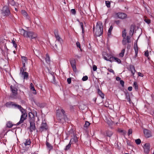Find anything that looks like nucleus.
Here are the masks:
<instances>
[{"label": "nucleus", "mask_w": 154, "mask_h": 154, "mask_svg": "<svg viewBox=\"0 0 154 154\" xmlns=\"http://www.w3.org/2000/svg\"><path fill=\"white\" fill-rule=\"evenodd\" d=\"M20 34L24 37L28 38L31 40L35 39L37 37V34L36 33L31 31H26L23 29H20Z\"/></svg>", "instance_id": "f257e3e1"}, {"label": "nucleus", "mask_w": 154, "mask_h": 154, "mask_svg": "<svg viewBox=\"0 0 154 154\" xmlns=\"http://www.w3.org/2000/svg\"><path fill=\"white\" fill-rule=\"evenodd\" d=\"M27 58L25 57H21V60L23 64V67L20 69V74L21 76L24 79H27L28 77V73L26 72H24L26 70L25 68V63H27Z\"/></svg>", "instance_id": "f03ea898"}, {"label": "nucleus", "mask_w": 154, "mask_h": 154, "mask_svg": "<svg viewBox=\"0 0 154 154\" xmlns=\"http://www.w3.org/2000/svg\"><path fill=\"white\" fill-rule=\"evenodd\" d=\"M93 32H95L97 36H100L102 34L103 30V26L102 23L100 21H98L97 23L96 28L93 27Z\"/></svg>", "instance_id": "7ed1b4c3"}, {"label": "nucleus", "mask_w": 154, "mask_h": 154, "mask_svg": "<svg viewBox=\"0 0 154 154\" xmlns=\"http://www.w3.org/2000/svg\"><path fill=\"white\" fill-rule=\"evenodd\" d=\"M29 117L30 123L29 132L32 133L33 131H35V118L34 114L32 112H30L29 113Z\"/></svg>", "instance_id": "20e7f679"}, {"label": "nucleus", "mask_w": 154, "mask_h": 154, "mask_svg": "<svg viewBox=\"0 0 154 154\" xmlns=\"http://www.w3.org/2000/svg\"><path fill=\"white\" fill-rule=\"evenodd\" d=\"M21 111L22 113V115L21 116L20 119V121L16 124L17 125H18L23 122L24 121L26 120L27 117V113L24 111L23 108L22 107L21 109H19Z\"/></svg>", "instance_id": "39448f33"}, {"label": "nucleus", "mask_w": 154, "mask_h": 154, "mask_svg": "<svg viewBox=\"0 0 154 154\" xmlns=\"http://www.w3.org/2000/svg\"><path fill=\"white\" fill-rule=\"evenodd\" d=\"M10 14V12L8 7L7 6H4L2 10V16H7Z\"/></svg>", "instance_id": "423d86ee"}, {"label": "nucleus", "mask_w": 154, "mask_h": 154, "mask_svg": "<svg viewBox=\"0 0 154 154\" xmlns=\"http://www.w3.org/2000/svg\"><path fill=\"white\" fill-rule=\"evenodd\" d=\"M10 88L12 93V96L14 98H16L17 94V88L14 86L11 85Z\"/></svg>", "instance_id": "0eeeda50"}, {"label": "nucleus", "mask_w": 154, "mask_h": 154, "mask_svg": "<svg viewBox=\"0 0 154 154\" xmlns=\"http://www.w3.org/2000/svg\"><path fill=\"white\" fill-rule=\"evenodd\" d=\"M5 105L7 107L14 106L15 107L18 109L22 108V107L21 106L16 104H14L13 102H9L6 103Z\"/></svg>", "instance_id": "6e6552de"}, {"label": "nucleus", "mask_w": 154, "mask_h": 154, "mask_svg": "<svg viewBox=\"0 0 154 154\" xmlns=\"http://www.w3.org/2000/svg\"><path fill=\"white\" fill-rule=\"evenodd\" d=\"M58 110H57V118L58 119H63L64 120H65V118H66V116L65 115V112L64 110L63 109H61V112L62 113L63 115V117H61V116H62L61 114H60L59 113H58Z\"/></svg>", "instance_id": "1a4fd4ad"}, {"label": "nucleus", "mask_w": 154, "mask_h": 154, "mask_svg": "<svg viewBox=\"0 0 154 154\" xmlns=\"http://www.w3.org/2000/svg\"><path fill=\"white\" fill-rule=\"evenodd\" d=\"M104 59L107 61H110V58L112 57V56L110 54L104 52L102 54Z\"/></svg>", "instance_id": "9d476101"}, {"label": "nucleus", "mask_w": 154, "mask_h": 154, "mask_svg": "<svg viewBox=\"0 0 154 154\" xmlns=\"http://www.w3.org/2000/svg\"><path fill=\"white\" fill-rule=\"evenodd\" d=\"M143 149L144 152L148 154L150 150V145L149 143H146L143 146Z\"/></svg>", "instance_id": "9b49d317"}, {"label": "nucleus", "mask_w": 154, "mask_h": 154, "mask_svg": "<svg viewBox=\"0 0 154 154\" xmlns=\"http://www.w3.org/2000/svg\"><path fill=\"white\" fill-rule=\"evenodd\" d=\"M116 16L117 18L123 19L126 18L127 15L126 14L123 13H118L116 14Z\"/></svg>", "instance_id": "f8f14e48"}, {"label": "nucleus", "mask_w": 154, "mask_h": 154, "mask_svg": "<svg viewBox=\"0 0 154 154\" xmlns=\"http://www.w3.org/2000/svg\"><path fill=\"white\" fill-rule=\"evenodd\" d=\"M70 62L73 71H75L76 70V67L75 60L73 58L72 59L70 60Z\"/></svg>", "instance_id": "ddd939ff"}, {"label": "nucleus", "mask_w": 154, "mask_h": 154, "mask_svg": "<svg viewBox=\"0 0 154 154\" xmlns=\"http://www.w3.org/2000/svg\"><path fill=\"white\" fill-rule=\"evenodd\" d=\"M143 133L145 137L146 138H149L152 136L151 131L147 129L143 130Z\"/></svg>", "instance_id": "4468645a"}, {"label": "nucleus", "mask_w": 154, "mask_h": 154, "mask_svg": "<svg viewBox=\"0 0 154 154\" xmlns=\"http://www.w3.org/2000/svg\"><path fill=\"white\" fill-rule=\"evenodd\" d=\"M48 128V126L46 123L42 122L40 128V131L41 132L46 130Z\"/></svg>", "instance_id": "2eb2a0df"}, {"label": "nucleus", "mask_w": 154, "mask_h": 154, "mask_svg": "<svg viewBox=\"0 0 154 154\" xmlns=\"http://www.w3.org/2000/svg\"><path fill=\"white\" fill-rule=\"evenodd\" d=\"M110 62H111L116 61L119 63H120L121 62V60L117 58L112 57V58H110Z\"/></svg>", "instance_id": "dca6fc26"}, {"label": "nucleus", "mask_w": 154, "mask_h": 154, "mask_svg": "<svg viewBox=\"0 0 154 154\" xmlns=\"http://www.w3.org/2000/svg\"><path fill=\"white\" fill-rule=\"evenodd\" d=\"M77 141V137L75 135H74L73 137L71 139L70 142L71 143H76Z\"/></svg>", "instance_id": "f3484780"}, {"label": "nucleus", "mask_w": 154, "mask_h": 154, "mask_svg": "<svg viewBox=\"0 0 154 154\" xmlns=\"http://www.w3.org/2000/svg\"><path fill=\"white\" fill-rule=\"evenodd\" d=\"M54 32L57 40L58 41H60L61 38L58 35V30L57 29L55 30Z\"/></svg>", "instance_id": "a211bd4d"}, {"label": "nucleus", "mask_w": 154, "mask_h": 154, "mask_svg": "<svg viewBox=\"0 0 154 154\" xmlns=\"http://www.w3.org/2000/svg\"><path fill=\"white\" fill-rule=\"evenodd\" d=\"M31 142L29 138L26 139H25L23 140V143L24 145L26 146L27 145H29L31 143Z\"/></svg>", "instance_id": "6ab92c4d"}, {"label": "nucleus", "mask_w": 154, "mask_h": 154, "mask_svg": "<svg viewBox=\"0 0 154 154\" xmlns=\"http://www.w3.org/2000/svg\"><path fill=\"white\" fill-rule=\"evenodd\" d=\"M125 98L127 99V101H128L130 103H131V100L129 94L128 92H125Z\"/></svg>", "instance_id": "aec40b11"}, {"label": "nucleus", "mask_w": 154, "mask_h": 154, "mask_svg": "<svg viewBox=\"0 0 154 154\" xmlns=\"http://www.w3.org/2000/svg\"><path fill=\"white\" fill-rule=\"evenodd\" d=\"M97 93H98V94L99 95V96L102 98H104V95L102 93V91L100 90V89L99 88H98L97 89Z\"/></svg>", "instance_id": "412c9836"}, {"label": "nucleus", "mask_w": 154, "mask_h": 154, "mask_svg": "<svg viewBox=\"0 0 154 154\" xmlns=\"http://www.w3.org/2000/svg\"><path fill=\"white\" fill-rule=\"evenodd\" d=\"M45 60L47 63L48 64L50 63V58L48 54H46V55Z\"/></svg>", "instance_id": "4be33fe9"}, {"label": "nucleus", "mask_w": 154, "mask_h": 154, "mask_svg": "<svg viewBox=\"0 0 154 154\" xmlns=\"http://www.w3.org/2000/svg\"><path fill=\"white\" fill-rule=\"evenodd\" d=\"M46 144L48 148L50 150L53 149L52 146L47 141L46 142Z\"/></svg>", "instance_id": "5701e85b"}, {"label": "nucleus", "mask_w": 154, "mask_h": 154, "mask_svg": "<svg viewBox=\"0 0 154 154\" xmlns=\"http://www.w3.org/2000/svg\"><path fill=\"white\" fill-rule=\"evenodd\" d=\"M106 136L107 137H110L112 135L113 133L110 131H107L106 132Z\"/></svg>", "instance_id": "b1692460"}, {"label": "nucleus", "mask_w": 154, "mask_h": 154, "mask_svg": "<svg viewBox=\"0 0 154 154\" xmlns=\"http://www.w3.org/2000/svg\"><path fill=\"white\" fill-rule=\"evenodd\" d=\"M125 52V49H123L121 51V53H120L119 54V56L120 57H123L124 56V54Z\"/></svg>", "instance_id": "393cba45"}, {"label": "nucleus", "mask_w": 154, "mask_h": 154, "mask_svg": "<svg viewBox=\"0 0 154 154\" xmlns=\"http://www.w3.org/2000/svg\"><path fill=\"white\" fill-rule=\"evenodd\" d=\"M134 49L135 52V54L136 55H137L138 51L137 45H134Z\"/></svg>", "instance_id": "a878e982"}, {"label": "nucleus", "mask_w": 154, "mask_h": 154, "mask_svg": "<svg viewBox=\"0 0 154 154\" xmlns=\"http://www.w3.org/2000/svg\"><path fill=\"white\" fill-rule=\"evenodd\" d=\"M7 127L9 128H11L13 126V125L11 122H7Z\"/></svg>", "instance_id": "bb28decb"}, {"label": "nucleus", "mask_w": 154, "mask_h": 154, "mask_svg": "<svg viewBox=\"0 0 154 154\" xmlns=\"http://www.w3.org/2000/svg\"><path fill=\"white\" fill-rule=\"evenodd\" d=\"M126 29H124L122 32V37L123 38H126Z\"/></svg>", "instance_id": "cd10ccee"}, {"label": "nucleus", "mask_w": 154, "mask_h": 154, "mask_svg": "<svg viewBox=\"0 0 154 154\" xmlns=\"http://www.w3.org/2000/svg\"><path fill=\"white\" fill-rule=\"evenodd\" d=\"M133 87L135 88V90L138 89V86L137 83L136 82H134Z\"/></svg>", "instance_id": "c85d7f7f"}, {"label": "nucleus", "mask_w": 154, "mask_h": 154, "mask_svg": "<svg viewBox=\"0 0 154 154\" xmlns=\"http://www.w3.org/2000/svg\"><path fill=\"white\" fill-rule=\"evenodd\" d=\"M112 29H113V27H112V26H110V27L109 28V29L108 30V35H111V31H112Z\"/></svg>", "instance_id": "c756f323"}, {"label": "nucleus", "mask_w": 154, "mask_h": 154, "mask_svg": "<svg viewBox=\"0 0 154 154\" xmlns=\"http://www.w3.org/2000/svg\"><path fill=\"white\" fill-rule=\"evenodd\" d=\"M90 125V123L89 122L86 121L85 122V123L84 125V127L88 128L89 126Z\"/></svg>", "instance_id": "7c9ffc66"}, {"label": "nucleus", "mask_w": 154, "mask_h": 154, "mask_svg": "<svg viewBox=\"0 0 154 154\" xmlns=\"http://www.w3.org/2000/svg\"><path fill=\"white\" fill-rule=\"evenodd\" d=\"M71 144L72 143H70V142H69V144L66 146V148L65 149V150H68L70 147Z\"/></svg>", "instance_id": "2f4dec72"}, {"label": "nucleus", "mask_w": 154, "mask_h": 154, "mask_svg": "<svg viewBox=\"0 0 154 154\" xmlns=\"http://www.w3.org/2000/svg\"><path fill=\"white\" fill-rule=\"evenodd\" d=\"M71 14L72 15H75L76 13V11L75 9H72L70 11Z\"/></svg>", "instance_id": "473e14b6"}, {"label": "nucleus", "mask_w": 154, "mask_h": 154, "mask_svg": "<svg viewBox=\"0 0 154 154\" xmlns=\"http://www.w3.org/2000/svg\"><path fill=\"white\" fill-rule=\"evenodd\" d=\"M127 43L126 38H123L122 40V44L124 45H125Z\"/></svg>", "instance_id": "72a5a7b5"}, {"label": "nucleus", "mask_w": 154, "mask_h": 154, "mask_svg": "<svg viewBox=\"0 0 154 154\" xmlns=\"http://www.w3.org/2000/svg\"><path fill=\"white\" fill-rule=\"evenodd\" d=\"M135 142L137 144L139 145L140 143L141 142V141L140 139H138L136 140H135Z\"/></svg>", "instance_id": "f704fd0d"}, {"label": "nucleus", "mask_w": 154, "mask_h": 154, "mask_svg": "<svg viewBox=\"0 0 154 154\" xmlns=\"http://www.w3.org/2000/svg\"><path fill=\"white\" fill-rule=\"evenodd\" d=\"M31 91H32V93L33 94H36V90L35 89L34 87L33 88H31L30 89Z\"/></svg>", "instance_id": "c9c22d12"}, {"label": "nucleus", "mask_w": 154, "mask_h": 154, "mask_svg": "<svg viewBox=\"0 0 154 154\" xmlns=\"http://www.w3.org/2000/svg\"><path fill=\"white\" fill-rule=\"evenodd\" d=\"M21 13L24 16L26 17L27 15V13L24 10H22L21 11Z\"/></svg>", "instance_id": "e433bc0d"}, {"label": "nucleus", "mask_w": 154, "mask_h": 154, "mask_svg": "<svg viewBox=\"0 0 154 154\" xmlns=\"http://www.w3.org/2000/svg\"><path fill=\"white\" fill-rule=\"evenodd\" d=\"M131 37L130 36H127L126 37V40L127 41V42L128 43H130L131 42L130 41Z\"/></svg>", "instance_id": "4c0bfd02"}, {"label": "nucleus", "mask_w": 154, "mask_h": 154, "mask_svg": "<svg viewBox=\"0 0 154 154\" xmlns=\"http://www.w3.org/2000/svg\"><path fill=\"white\" fill-rule=\"evenodd\" d=\"M106 5L108 8H109L110 6V3L108 1H106L105 2Z\"/></svg>", "instance_id": "58836bf2"}, {"label": "nucleus", "mask_w": 154, "mask_h": 154, "mask_svg": "<svg viewBox=\"0 0 154 154\" xmlns=\"http://www.w3.org/2000/svg\"><path fill=\"white\" fill-rule=\"evenodd\" d=\"M88 79V77L87 76H85L83 77L82 78V80L83 81H86Z\"/></svg>", "instance_id": "ea45409f"}, {"label": "nucleus", "mask_w": 154, "mask_h": 154, "mask_svg": "<svg viewBox=\"0 0 154 154\" xmlns=\"http://www.w3.org/2000/svg\"><path fill=\"white\" fill-rule=\"evenodd\" d=\"M131 71H136L134 67L133 66H130Z\"/></svg>", "instance_id": "a19ab883"}, {"label": "nucleus", "mask_w": 154, "mask_h": 154, "mask_svg": "<svg viewBox=\"0 0 154 154\" xmlns=\"http://www.w3.org/2000/svg\"><path fill=\"white\" fill-rule=\"evenodd\" d=\"M144 55L146 57H148L149 56V51L148 50L145 51V53H144Z\"/></svg>", "instance_id": "79ce46f5"}, {"label": "nucleus", "mask_w": 154, "mask_h": 154, "mask_svg": "<svg viewBox=\"0 0 154 154\" xmlns=\"http://www.w3.org/2000/svg\"><path fill=\"white\" fill-rule=\"evenodd\" d=\"M134 27H135V26L134 25H131L130 27V30L134 31Z\"/></svg>", "instance_id": "37998d69"}, {"label": "nucleus", "mask_w": 154, "mask_h": 154, "mask_svg": "<svg viewBox=\"0 0 154 154\" xmlns=\"http://www.w3.org/2000/svg\"><path fill=\"white\" fill-rule=\"evenodd\" d=\"M12 42L13 44V45L14 46V47L16 48L17 46V44L14 41V40H12Z\"/></svg>", "instance_id": "c03bdc74"}, {"label": "nucleus", "mask_w": 154, "mask_h": 154, "mask_svg": "<svg viewBox=\"0 0 154 154\" xmlns=\"http://www.w3.org/2000/svg\"><path fill=\"white\" fill-rule=\"evenodd\" d=\"M132 130L131 129H130L128 130V135H129L130 134H132Z\"/></svg>", "instance_id": "a18cd8bd"}, {"label": "nucleus", "mask_w": 154, "mask_h": 154, "mask_svg": "<svg viewBox=\"0 0 154 154\" xmlns=\"http://www.w3.org/2000/svg\"><path fill=\"white\" fill-rule=\"evenodd\" d=\"M97 67L95 65H93V69L94 71H95L97 69Z\"/></svg>", "instance_id": "49530a36"}, {"label": "nucleus", "mask_w": 154, "mask_h": 154, "mask_svg": "<svg viewBox=\"0 0 154 154\" xmlns=\"http://www.w3.org/2000/svg\"><path fill=\"white\" fill-rule=\"evenodd\" d=\"M134 31L132 30H130L129 32V34L130 35H131V36H132L133 34V32Z\"/></svg>", "instance_id": "de8ad7c7"}, {"label": "nucleus", "mask_w": 154, "mask_h": 154, "mask_svg": "<svg viewBox=\"0 0 154 154\" xmlns=\"http://www.w3.org/2000/svg\"><path fill=\"white\" fill-rule=\"evenodd\" d=\"M67 82L69 84H70L71 82V78H69L67 79Z\"/></svg>", "instance_id": "09e8293b"}, {"label": "nucleus", "mask_w": 154, "mask_h": 154, "mask_svg": "<svg viewBox=\"0 0 154 154\" xmlns=\"http://www.w3.org/2000/svg\"><path fill=\"white\" fill-rule=\"evenodd\" d=\"M120 84H121V85H122V87H124V81H123V80H120Z\"/></svg>", "instance_id": "8fccbe9b"}, {"label": "nucleus", "mask_w": 154, "mask_h": 154, "mask_svg": "<svg viewBox=\"0 0 154 154\" xmlns=\"http://www.w3.org/2000/svg\"><path fill=\"white\" fill-rule=\"evenodd\" d=\"M76 46L77 47L81 48L80 44L79 42H77L76 43Z\"/></svg>", "instance_id": "3c124183"}, {"label": "nucleus", "mask_w": 154, "mask_h": 154, "mask_svg": "<svg viewBox=\"0 0 154 154\" xmlns=\"http://www.w3.org/2000/svg\"><path fill=\"white\" fill-rule=\"evenodd\" d=\"M144 20L148 24H149L151 22L150 20Z\"/></svg>", "instance_id": "603ef678"}, {"label": "nucleus", "mask_w": 154, "mask_h": 154, "mask_svg": "<svg viewBox=\"0 0 154 154\" xmlns=\"http://www.w3.org/2000/svg\"><path fill=\"white\" fill-rule=\"evenodd\" d=\"M108 70L110 72H112L113 74H114V71L112 69H108Z\"/></svg>", "instance_id": "864d4df0"}, {"label": "nucleus", "mask_w": 154, "mask_h": 154, "mask_svg": "<svg viewBox=\"0 0 154 154\" xmlns=\"http://www.w3.org/2000/svg\"><path fill=\"white\" fill-rule=\"evenodd\" d=\"M10 4L12 5H14L15 4V3L14 1L13 0H12V1H11L10 2Z\"/></svg>", "instance_id": "5fc2aeb1"}, {"label": "nucleus", "mask_w": 154, "mask_h": 154, "mask_svg": "<svg viewBox=\"0 0 154 154\" xmlns=\"http://www.w3.org/2000/svg\"><path fill=\"white\" fill-rule=\"evenodd\" d=\"M138 75L139 76L143 77V75L140 73V72H138Z\"/></svg>", "instance_id": "6e6d98bb"}, {"label": "nucleus", "mask_w": 154, "mask_h": 154, "mask_svg": "<svg viewBox=\"0 0 154 154\" xmlns=\"http://www.w3.org/2000/svg\"><path fill=\"white\" fill-rule=\"evenodd\" d=\"M80 25L81 26V27L82 29L84 28H83V23L82 22L80 23Z\"/></svg>", "instance_id": "4d7b16f0"}, {"label": "nucleus", "mask_w": 154, "mask_h": 154, "mask_svg": "<svg viewBox=\"0 0 154 154\" xmlns=\"http://www.w3.org/2000/svg\"><path fill=\"white\" fill-rule=\"evenodd\" d=\"M132 87H129L128 88V90L130 91H131L132 90Z\"/></svg>", "instance_id": "13d9d810"}, {"label": "nucleus", "mask_w": 154, "mask_h": 154, "mask_svg": "<svg viewBox=\"0 0 154 154\" xmlns=\"http://www.w3.org/2000/svg\"><path fill=\"white\" fill-rule=\"evenodd\" d=\"M34 85H33V84L32 83H31L30 84V89L31 88H34Z\"/></svg>", "instance_id": "bf43d9fd"}, {"label": "nucleus", "mask_w": 154, "mask_h": 154, "mask_svg": "<svg viewBox=\"0 0 154 154\" xmlns=\"http://www.w3.org/2000/svg\"><path fill=\"white\" fill-rule=\"evenodd\" d=\"M116 80L118 81H120L121 80V78L119 77H117L116 78Z\"/></svg>", "instance_id": "052dcab7"}, {"label": "nucleus", "mask_w": 154, "mask_h": 154, "mask_svg": "<svg viewBox=\"0 0 154 154\" xmlns=\"http://www.w3.org/2000/svg\"><path fill=\"white\" fill-rule=\"evenodd\" d=\"M115 22L117 24H119V23L120 22V21L119 20H118L117 21H116Z\"/></svg>", "instance_id": "680f3d73"}, {"label": "nucleus", "mask_w": 154, "mask_h": 154, "mask_svg": "<svg viewBox=\"0 0 154 154\" xmlns=\"http://www.w3.org/2000/svg\"><path fill=\"white\" fill-rule=\"evenodd\" d=\"M131 73L132 74V75L133 76H134V75L136 71H131Z\"/></svg>", "instance_id": "e2e57ef3"}, {"label": "nucleus", "mask_w": 154, "mask_h": 154, "mask_svg": "<svg viewBox=\"0 0 154 154\" xmlns=\"http://www.w3.org/2000/svg\"><path fill=\"white\" fill-rule=\"evenodd\" d=\"M82 33H84V28H82Z\"/></svg>", "instance_id": "0e129e2a"}, {"label": "nucleus", "mask_w": 154, "mask_h": 154, "mask_svg": "<svg viewBox=\"0 0 154 154\" xmlns=\"http://www.w3.org/2000/svg\"><path fill=\"white\" fill-rule=\"evenodd\" d=\"M130 47L131 46L130 45H128V46H127V48H130Z\"/></svg>", "instance_id": "69168bd1"}, {"label": "nucleus", "mask_w": 154, "mask_h": 154, "mask_svg": "<svg viewBox=\"0 0 154 154\" xmlns=\"http://www.w3.org/2000/svg\"><path fill=\"white\" fill-rule=\"evenodd\" d=\"M120 132H123V131L122 130H121V131H120Z\"/></svg>", "instance_id": "338daca9"}, {"label": "nucleus", "mask_w": 154, "mask_h": 154, "mask_svg": "<svg viewBox=\"0 0 154 154\" xmlns=\"http://www.w3.org/2000/svg\"><path fill=\"white\" fill-rule=\"evenodd\" d=\"M15 11H17V8H15Z\"/></svg>", "instance_id": "774afa93"}]
</instances>
